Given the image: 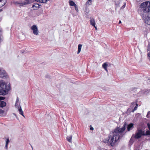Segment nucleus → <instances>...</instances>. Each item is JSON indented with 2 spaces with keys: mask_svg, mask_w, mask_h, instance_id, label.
Listing matches in <instances>:
<instances>
[{
  "mask_svg": "<svg viewBox=\"0 0 150 150\" xmlns=\"http://www.w3.org/2000/svg\"><path fill=\"white\" fill-rule=\"evenodd\" d=\"M72 138V136H71L67 137V141L70 142H71Z\"/></svg>",
  "mask_w": 150,
  "mask_h": 150,
  "instance_id": "obj_18",
  "label": "nucleus"
},
{
  "mask_svg": "<svg viewBox=\"0 0 150 150\" xmlns=\"http://www.w3.org/2000/svg\"><path fill=\"white\" fill-rule=\"evenodd\" d=\"M133 125L134 124L132 123H130L127 126L128 131H129L131 129H132L134 127Z\"/></svg>",
  "mask_w": 150,
  "mask_h": 150,
  "instance_id": "obj_10",
  "label": "nucleus"
},
{
  "mask_svg": "<svg viewBox=\"0 0 150 150\" xmlns=\"http://www.w3.org/2000/svg\"><path fill=\"white\" fill-rule=\"evenodd\" d=\"M144 131L141 129H138L134 134L132 135V137L136 139L140 138L142 136L144 135Z\"/></svg>",
  "mask_w": 150,
  "mask_h": 150,
  "instance_id": "obj_4",
  "label": "nucleus"
},
{
  "mask_svg": "<svg viewBox=\"0 0 150 150\" xmlns=\"http://www.w3.org/2000/svg\"><path fill=\"white\" fill-rule=\"evenodd\" d=\"M82 47V45L79 44L78 45V51H77V54H79V53L80 52Z\"/></svg>",
  "mask_w": 150,
  "mask_h": 150,
  "instance_id": "obj_14",
  "label": "nucleus"
},
{
  "mask_svg": "<svg viewBox=\"0 0 150 150\" xmlns=\"http://www.w3.org/2000/svg\"><path fill=\"white\" fill-rule=\"evenodd\" d=\"M31 146L32 147V149H33V147H32V146H31Z\"/></svg>",
  "mask_w": 150,
  "mask_h": 150,
  "instance_id": "obj_40",
  "label": "nucleus"
},
{
  "mask_svg": "<svg viewBox=\"0 0 150 150\" xmlns=\"http://www.w3.org/2000/svg\"><path fill=\"white\" fill-rule=\"evenodd\" d=\"M2 35V31L1 30H0V42H1V41H2V38H1Z\"/></svg>",
  "mask_w": 150,
  "mask_h": 150,
  "instance_id": "obj_22",
  "label": "nucleus"
},
{
  "mask_svg": "<svg viewBox=\"0 0 150 150\" xmlns=\"http://www.w3.org/2000/svg\"><path fill=\"white\" fill-rule=\"evenodd\" d=\"M38 4L34 3L33 4V5L32 6V8L33 9H37V8L38 7V6H36V5H37Z\"/></svg>",
  "mask_w": 150,
  "mask_h": 150,
  "instance_id": "obj_19",
  "label": "nucleus"
},
{
  "mask_svg": "<svg viewBox=\"0 0 150 150\" xmlns=\"http://www.w3.org/2000/svg\"><path fill=\"white\" fill-rule=\"evenodd\" d=\"M140 8L144 13L150 12V2L145 1L142 3L140 6Z\"/></svg>",
  "mask_w": 150,
  "mask_h": 150,
  "instance_id": "obj_3",
  "label": "nucleus"
},
{
  "mask_svg": "<svg viewBox=\"0 0 150 150\" xmlns=\"http://www.w3.org/2000/svg\"><path fill=\"white\" fill-rule=\"evenodd\" d=\"M121 23V21H119V24H120V23Z\"/></svg>",
  "mask_w": 150,
  "mask_h": 150,
  "instance_id": "obj_38",
  "label": "nucleus"
},
{
  "mask_svg": "<svg viewBox=\"0 0 150 150\" xmlns=\"http://www.w3.org/2000/svg\"><path fill=\"white\" fill-rule=\"evenodd\" d=\"M5 99V97H4L0 96V107L3 108L6 106V103L3 101L1 100H4Z\"/></svg>",
  "mask_w": 150,
  "mask_h": 150,
  "instance_id": "obj_6",
  "label": "nucleus"
},
{
  "mask_svg": "<svg viewBox=\"0 0 150 150\" xmlns=\"http://www.w3.org/2000/svg\"><path fill=\"white\" fill-rule=\"evenodd\" d=\"M15 106V107L17 108H19L21 106H20V103H19V99L18 97H17L16 100Z\"/></svg>",
  "mask_w": 150,
  "mask_h": 150,
  "instance_id": "obj_9",
  "label": "nucleus"
},
{
  "mask_svg": "<svg viewBox=\"0 0 150 150\" xmlns=\"http://www.w3.org/2000/svg\"><path fill=\"white\" fill-rule=\"evenodd\" d=\"M0 71V77L1 78H6L8 76L6 71L2 69L1 68Z\"/></svg>",
  "mask_w": 150,
  "mask_h": 150,
  "instance_id": "obj_5",
  "label": "nucleus"
},
{
  "mask_svg": "<svg viewBox=\"0 0 150 150\" xmlns=\"http://www.w3.org/2000/svg\"><path fill=\"white\" fill-rule=\"evenodd\" d=\"M90 129H91V130H92L93 129V128L92 127H91Z\"/></svg>",
  "mask_w": 150,
  "mask_h": 150,
  "instance_id": "obj_36",
  "label": "nucleus"
},
{
  "mask_svg": "<svg viewBox=\"0 0 150 150\" xmlns=\"http://www.w3.org/2000/svg\"><path fill=\"white\" fill-rule=\"evenodd\" d=\"M8 145H7V144H6L5 145V148L6 149H7V148H8Z\"/></svg>",
  "mask_w": 150,
  "mask_h": 150,
  "instance_id": "obj_34",
  "label": "nucleus"
},
{
  "mask_svg": "<svg viewBox=\"0 0 150 150\" xmlns=\"http://www.w3.org/2000/svg\"><path fill=\"white\" fill-rule=\"evenodd\" d=\"M131 104L133 106H134L136 104V106L134 107L132 111V112H134V111L136 110L137 109V107L138 106V105L137 103V102L135 101L134 102H132L131 103Z\"/></svg>",
  "mask_w": 150,
  "mask_h": 150,
  "instance_id": "obj_8",
  "label": "nucleus"
},
{
  "mask_svg": "<svg viewBox=\"0 0 150 150\" xmlns=\"http://www.w3.org/2000/svg\"><path fill=\"white\" fill-rule=\"evenodd\" d=\"M69 4L71 6H74L76 5L74 1L70 0L69 1Z\"/></svg>",
  "mask_w": 150,
  "mask_h": 150,
  "instance_id": "obj_17",
  "label": "nucleus"
},
{
  "mask_svg": "<svg viewBox=\"0 0 150 150\" xmlns=\"http://www.w3.org/2000/svg\"><path fill=\"white\" fill-rule=\"evenodd\" d=\"M147 126H148V127L149 128V129L150 130V124H147Z\"/></svg>",
  "mask_w": 150,
  "mask_h": 150,
  "instance_id": "obj_33",
  "label": "nucleus"
},
{
  "mask_svg": "<svg viewBox=\"0 0 150 150\" xmlns=\"http://www.w3.org/2000/svg\"><path fill=\"white\" fill-rule=\"evenodd\" d=\"M90 24L92 26L96 25L95 21L93 18H91L90 20Z\"/></svg>",
  "mask_w": 150,
  "mask_h": 150,
  "instance_id": "obj_11",
  "label": "nucleus"
},
{
  "mask_svg": "<svg viewBox=\"0 0 150 150\" xmlns=\"http://www.w3.org/2000/svg\"><path fill=\"white\" fill-rule=\"evenodd\" d=\"M45 77L47 79H50V76L48 74L46 75L45 76Z\"/></svg>",
  "mask_w": 150,
  "mask_h": 150,
  "instance_id": "obj_24",
  "label": "nucleus"
},
{
  "mask_svg": "<svg viewBox=\"0 0 150 150\" xmlns=\"http://www.w3.org/2000/svg\"><path fill=\"white\" fill-rule=\"evenodd\" d=\"M93 26L95 28L96 30H97V28L96 27V26L95 25V26Z\"/></svg>",
  "mask_w": 150,
  "mask_h": 150,
  "instance_id": "obj_35",
  "label": "nucleus"
},
{
  "mask_svg": "<svg viewBox=\"0 0 150 150\" xmlns=\"http://www.w3.org/2000/svg\"><path fill=\"white\" fill-rule=\"evenodd\" d=\"M4 111L1 109H0V114H3L4 113Z\"/></svg>",
  "mask_w": 150,
  "mask_h": 150,
  "instance_id": "obj_30",
  "label": "nucleus"
},
{
  "mask_svg": "<svg viewBox=\"0 0 150 150\" xmlns=\"http://www.w3.org/2000/svg\"><path fill=\"white\" fill-rule=\"evenodd\" d=\"M147 56L149 57H150V51L147 53Z\"/></svg>",
  "mask_w": 150,
  "mask_h": 150,
  "instance_id": "obj_32",
  "label": "nucleus"
},
{
  "mask_svg": "<svg viewBox=\"0 0 150 150\" xmlns=\"http://www.w3.org/2000/svg\"><path fill=\"white\" fill-rule=\"evenodd\" d=\"M145 22L146 23L150 25V17H147L145 19Z\"/></svg>",
  "mask_w": 150,
  "mask_h": 150,
  "instance_id": "obj_12",
  "label": "nucleus"
},
{
  "mask_svg": "<svg viewBox=\"0 0 150 150\" xmlns=\"http://www.w3.org/2000/svg\"><path fill=\"white\" fill-rule=\"evenodd\" d=\"M28 2L27 3H25V2L24 3V4L25 5V4H28Z\"/></svg>",
  "mask_w": 150,
  "mask_h": 150,
  "instance_id": "obj_37",
  "label": "nucleus"
},
{
  "mask_svg": "<svg viewBox=\"0 0 150 150\" xmlns=\"http://www.w3.org/2000/svg\"><path fill=\"white\" fill-rule=\"evenodd\" d=\"M133 138H134L133 137H132H132L131 138V139H130V141L129 142V144H130V143L132 144L133 143L134 141L132 139Z\"/></svg>",
  "mask_w": 150,
  "mask_h": 150,
  "instance_id": "obj_23",
  "label": "nucleus"
},
{
  "mask_svg": "<svg viewBox=\"0 0 150 150\" xmlns=\"http://www.w3.org/2000/svg\"><path fill=\"white\" fill-rule=\"evenodd\" d=\"M49 0H38L39 2L43 3H46Z\"/></svg>",
  "mask_w": 150,
  "mask_h": 150,
  "instance_id": "obj_20",
  "label": "nucleus"
},
{
  "mask_svg": "<svg viewBox=\"0 0 150 150\" xmlns=\"http://www.w3.org/2000/svg\"><path fill=\"white\" fill-rule=\"evenodd\" d=\"M126 3H124V4L121 7V8L122 9H123L124 8H125L126 6Z\"/></svg>",
  "mask_w": 150,
  "mask_h": 150,
  "instance_id": "obj_27",
  "label": "nucleus"
},
{
  "mask_svg": "<svg viewBox=\"0 0 150 150\" xmlns=\"http://www.w3.org/2000/svg\"><path fill=\"white\" fill-rule=\"evenodd\" d=\"M105 150H107V149H105Z\"/></svg>",
  "mask_w": 150,
  "mask_h": 150,
  "instance_id": "obj_42",
  "label": "nucleus"
},
{
  "mask_svg": "<svg viewBox=\"0 0 150 150\" xmlns=\"http://www.w3.org/2000/svg\"><path fill=\"white\" fill-rule=\"evenodd\" d=\"M146 135H150V131H146Z\"/></svg>",
  "mask_w": 150,
  "mask_h": 150,
  "instance_id": "obj_29",
  "label": "nucleus"
},
{
  "mask_svg": "<svg viewBox=\"0 0 150 150\" xmlns=\"http://www.w3.org/2000/svg\"><path fill=\"white\" fill-rule=\"evenodd\" d=\"M31 30L33 32V33L34 35H38V28L37 26L35 25H33L31 28Z\"/></svg>",
  "mask_w": 150,
  "mask_h": 150,
  "instance_id": "obj_7",
  "label": "nucleus"
},
{
  "mask_svg": "<svg viewBox=\"0 0 150 150\" xmlns=\"http://www.w3.org/2000/svg\"><path fill=\"white\" fill-rule=\"evenodd\" d=\"M6 0H0V3H1V7L4 6L6 3Z\"/></svg>",
  "mask_w": 150,
  "mask_h": 150,
  "instance_id": "obj_15",
  "label": "nucleus"
},
{
  "mask_svg": "<svg viewBox=\"0 0 150 150\" xmlns=\"http://www.w3.org/2000/svg\"><path fill=\"white\" fill-rule=\"evenodd\" d=\"M0 95L7 94L10 89V86L7 85L3 82H0Z\"/></svg>",
  "mask_w": 150,
  "mask_h": 150,
  "instance_id": "obj_2",
  "label": "nucleus"
},
{
  "mask_svg": "<svg viewBox=\"0 0 150 150\" xmlns=\"http://www.w3.org/2000/svg\"><path fill=\"white\" fill-rule=\"evenodd\" d=\"M107 67L108 64L105 63H103L102 65V67H103V68H104L105 70V71H106L107 72H108V70L107 69Z\"/></svg>",
  "mask_w": 150,
  "mask_h": 150,
  "instance_id": "obj_16",
  "label": "nucleus"
},
{
  "mask_svg": "<svg viewBox=\"0 0 150 150\" xmlns=\"http://www.w3.org/2000/svg\"><path fill=\"white\" fill-rule=\"evenodd\" d=\"M9 139H6V144H7V145H8V143H9Z\"/></svg>",
  "mask_w": 150,
  "mask_h": 150,
  "instance_id": "obj_26",
  "label": "nucleus"
},
{
  "mask_svg": "<svg viewBox=\"0 0 150 150\" xmlns=\"http://www.w3.org/2000/svg\"><path fill=\"white\" fill-rule=\"evenodd\" d=\"M119 3H118L116 4H115L116 7H118L119 6Z\"/></svg>",
  "mask_w": 150,
  "mask_h": 150,
  "instance_id": "obj_31",
  "label": "nucleus"
},
{
  "mask_svg": "<svg viewBox=\"0 0 150 150\" xmlns=\"http://www.w3.org/2000/svg\"><path fill=\"white\" fill-rule=\"evenodd\" d=\"M18 110L19 112V114L21 115H22L23 116L25 117V116L24 115L22 109L21 107V106L19 108H18Z\"/></svg>",
  "mask_w": 150,
  "mask_h": 150,
  "instance_id": "obj_13",
  "label": "nucleus"
},
{
  "mask_svg": "<svg viewBox=\"0 0 150 150\" xmlns=\"http://www.w3.org/2000/svg\"><path fill=\"white\" fill-rule=\"evenodd\" d=\"M125 127L126 125L124 124L122 127L116 128L113 132V135L108 137L105 142L108 143L112 146H114L116 142L123 136V132L125 130Z\"/></svg>",
  "mask_w": 150,
  "mask_h": 150,
  "instance_id": "obj_1",
  "label": "nucleus"
},
{
  "mask_svg": "<svg viewBox=\"0 0 150 150\" xmlns=\"http://www.w3.org/2000/svg\"><path fill=\"white\" fill-rule=\"evenodd\" d=\"M92 0H88V1L86 2V4H88L91 5V4Z\"/></svg>",
  "mask_w": 150,
  "mask_h": 150,
  "instance_id": "obj_21",
  "label": "nucleus"
},
{
  "mask_svg": "<svg viewBox=\"0 0 150 150\" xmlns=\"http://www.w3.org/2000/svg\"><path fill=\"white\" fill-rule=\"evenodd\" d=\"M150 114V111H149L146 115V117L147 118H150V116L149 115Z\"/></svg>",
  "mask_w": 150,
  "mask_h": 150,
  "instance_id": "obj_25",
  "label": "nucleus"
},
{
  "mask_svg": "<svg viewBox=\"0 0 150 150\" xmlns=\"http://www.w3.org/2000/svg\"><path fill=\"white\" fill-rule=\"evenodd\" d=\"M37 0H36V1H37Z\"/></svg>",
  "mask_w": 150,
  "mask_h": 150,
  "instance_id": "obj_43",
  "label": "nucleus"
},
{
  "mask_svg": "<svg viewBox=\"0 0 150 150\" xmlns=\"http://www.w3.org/2000/svg\"><path fill=\"white\" fill-rule=\"evenodd\" d=\"M74 6L75 7V10L77 11H78V9L77 5H76Z\"/></svg>",
  "mask_w": 150,
  "mask_h": 150,
  "instance_id": "obj_28",
  "label": "nucleus"
},
{
  "mask_svg": "<svg viewBox=\"0 0 150 150\" xmlns=\"http://www.w3.org/2000/svg\"><path fill=\"white\" fill-rule=\"evenodd\" d=\"M1 68H0V71H1Z\"/></svg>",
  "mask_w": 150,
  "mask_h": 150,
  "instance_id": "obj_41",
  "label": "nucleus"
},
{
  "mask_svg": "<svg viewBox=\"0 0 150 150\" xmlns=\"http://www.w3.org/2000/svg\"><path fill=\"white\" fill-rule=\"evenodd\" d=\"M2 11V9H0V12L1 11Z\"/></svg>",
  "mask_w": 150,
  "mask_h": 150,
  "instance_id": "obj_39",
  "label": "nucleus"
}]
</instances>
